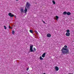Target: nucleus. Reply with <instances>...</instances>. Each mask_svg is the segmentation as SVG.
Here are the masks:
<instances>
[{"mask_svg": "<svg viewBox=\"0 0 74 74\" xmlns=\"http://www.w3.org/2000/svg\"><path fill=\"white\" fill-rule=\"evenodd\" d=\"M63 53L66 54V53H69V49L64 47H63L61 50Z\"/></svg>", "mask_w": 74, "mask_h": 74, "instance_id": "nucleus-1", "label": "nucleus"}, {"mask_svg": "<svg viewBox=\"0 0 74 74\" xmlns=\"http://www.w3.org/2000/svg\"><path fill=\"white\" fill-rule=\"evenodd\" d=\"M33 45H30V50L31 52H34V51H36V48H34V50H33Z\"/></svg>", "mask_w": 74, "mask_h": 74, "instance_id": "nucleus-2", "label": "nucleus"}, {"mask_svg": "<svg viewBox=\"0 0 74 74\" xmlns=\"http://www.w3.org/2000/svg\"><path fill=\"white\" fill-rule=\"evenodd\" d=\"M66 33L65 35L66 36H70V30L69 29H67L66 31Z\"/></svg>", "mask_w": 74, "mask_h": 74, "instance_id": "nucleus-3", "label": "nucleus"}, {"mask_svg": "<svg viewBox=\"0 0 74 74\" xmlns=\"http://www.w3.org/2000/svg\"><path fill=\"white\" fill-rule=\"evenodd\" d=\"M30 4L28 2H27L26 4L25 8H27V9H29L30 8Z\"/></svg>", "mask_w": 74, "mask_h": 74, "instance_id": "nucleus-4", "label": "nucleus"}, {"mask_svg": "<svg viewBox=\"0 0 74 74\" xmlns=\"http://www.w3.org/2000/svg\"><path fill=\"white\" fill-rule=\"evenodd\" d=\"M9 15L10 16V17H13L14 16V15L12 14L11 13H9Z\"/></svg>", "mask_w": 74, "mask_h": 74, "instance_id": "nucleus-5", "label": "nucleus"}, {"mask_svg": "<svg viewBox=\"0 0 74 74\" xmlns=\"http://www.w3.org/2000/svg\"><path fill=\"white\" fill-rule=\"evenodd\" d=\"M47 37L49 38L51 37V35L50 34H47Z\"/></svg>", "mask_w": 74, "mask_h": 74, "instance_id": "nucleus-6", "label": "nucleus"}, {"mask_svg": "<svg viewBox=\"0 0 74 74\" xmlns=\"http://www.w3.org/2000/svg\"><path fill=\"white\" fill-rule=\"evenodd\" d=\"M55 69L56 71H58L59 70V68H58V67L56 66L55 67Z\"/></svg>", "mask_w": 74, "mask_h": 74, "instance_id": "nucleus-7", "label": "nucleus"}, {"mask_svg": "<svg viewBox=\"0 0 74 74\" xmlns=\"http://www.w3.org/2000/svg\"><path fill=\"white\" fill-rule=\"evenodd\" d=\"M45 53H44L42 55V58H44L45 57Z\"/></svg>", "mask_w": 74, "mask_h": 74, "instance_id": "nucleus-8", "label": "nucleus"}, {"mask_svg": "<svg viewBox=\"0 0 74 74\" xmlns=\"http://www.w3.org/2000/svg\"><path fill=\"white\" fill-rule=\"evenodd\" d=\"M66 14L67 15H70L71 14V13L69 12H67Z\"/></svg>", "mask_w": 74, "mask_h": 74, "instance_id": "nucleus-9", "label": "nucleus"}, {"mask_svg": "<svg viewBox=\"0 0 74 74\" xmlns=\"http://www.w3.org/2000/svg\"><path fill=\"white\" fill-rule=\"evenodd\" d=\"M27 8H25V9L24 10V12L25 13H26V12H27Z\"/></svg>", "mask_w": 74, "mask_h": 74, "instance_id": "nucleus-10", "label": "nucleus"}, {"mask_svg": "<svg viewBox=\"0 0 74 74\" xmlns=\"http://www.w3.org/2000/svg\"><path fill=\"white\" fill-rule=\"evenodd\" d=\"M21 11L22 13L23 12H24L23 11V9H21Z\"/></svg>", "mask_w": 74, "mask_h": 74, "instance_id": "nucleus-11", "label": "nucleus"}, {"mask_svg": "<svg viewBox=\"0 0 74 74\" xmlns=\"http://www.w3.org/2000/svg\"><path fill=\"white\" fill-rule=\"evenodd\" d=\"M63 14L64 15H66V14H67V12L65 11V12H64L63 13Z\"/></svg>", "mask_w": 74, "mask_h": 74, "instance_id": "nucleus-12", "label": "nucleus"}, {"mask_svg": "<svg viewBox=\"0 0 74 74\" xmlns=\"http://www.w3.org/2000/svg\"><path fill=\"white\" fill-rule=\"evenodd\" d=\"M40 60H43V58H42V57L41 56H40Z\"/></svg>", "mask_w": 74, "mask_h": 74, "instance_id": "nucleus-13", "label": "nucleus"}, {"mask_svg": "<svg viewBox=\"0 0 74 74\" xmlns=\"http://www.w3.org/2000/svg\"><path fill=\"white\" fill-rule=\"evenodd\" d=\"M53 3V4H55V3H55V1L53 0L52 1Z\"/></svg>", "mask_w": 74, "mask_h": 74, "instance_id": "nucleus-14", "label": "nucleus"}, {"mask_svg": "<svg viewBox=\"0 0 74 74\" xmlns=\"http://www.w3.org/2000/svg\"><path fill=\"white\" fill-rule=\"evenodd\" d=\"M12 34H15V32L14 31H12Z\"/></svg>", "mask_w": 74, "mask_h": 74, "instance_id": "nucleus-15", "label": "nucleus"}, {"mask_svg": "<svg viewBox=\"0 0 74 74\" xmlns=\"http://www.w3.org/2000/svg\"><path fill=\"white\" fill-rule=\"evenodd\" d=\"M29 32L31 33H33V31L32 30H30Z\"/></svg>", "mask_w": 74, "mask_h": 74, "instance_id": "nucleus-16", "label": "nucleus"}, {"mask_svg": "<svg viewBox=\"0 0 74 74\" xmlns=\"http://www.w3.org/2000/svg\"><path fill=\"white\" fill-rule=\"evenodd\" d=\"M4 28L5 29H7V27H6V26H5L4 25Z\"/></svg>", "mask_w": 74, "mask_h": 74, "instance_id": "nucleus-17", "label": "nucleus"}, {"mask_svg": "<svg viewBox=\"0 0 74 74\" xmlns=\"http://www.w3.org/2000/svg\"><path fill=\"white\" fill-rule=\"evenodd\" d=\"M64 48H67V45H65L64 46Z\"/></svg>", "mask_w": 74, "mask_h": 74, "instance_id": "nucleus-18", "label": "nucleus"}, {"mask_svg": "<svg viewBox=\"0 0 74 74\" xmlns=\"http://www.w3.org/2000/svg\"><path fill=\"white\" fill-rule=\"evenodd\" d=\"M56 19H58L59 18V17L58 16H56Z\"/></svg>", "mask_w": 74, "mask_h": 74, "instance_id": "nucleus-19", "label": "nucleus"}, {"mask_svg": "<svg viewBox=\"0 0 74 74\" xmlns=\"http://www.w3.org/2000/svg\"><path fill=\"white\" fill-rule=\"evenodd\" d=\"M35 33H36V34H38V32L36 31H35Z\"/></svg>", "mask_w": 74, "mask_h": 74, "instance_id": "nucleus-20", "label": "nucleus"}, {"mask_svg": "<svg viewBox=\"0 0 74 74\" xmlns=\"http://www.w3.org/2000/svg\"><path fill=\"white\" fill-rule=\"evenodd\" d=\"M27 71H28L29 70V68H27L26 69Z\"/></svg>", "mask_w": 74, "mask_h": 74, "instance_id": "nucleus-21", "label": "nucleus"}, {"mask_svg": "<svg viewBox=\"0 0 74 74\" xmlns=\"http://www.w3.org/2000/svg\"><path fill=\"white\" fill-rule=\"evenodd\" d=\"M10 27H11L9 25V29H10Z\"/></svg>", "mask_w": 74, "mask_h": 74, "instance_id": "nucleus-22", "label": "nucleus"}, {"mask_svg": "<svg viewBox=\"0 0 74 74\" xmlns=\"http://www.w3.org/2000/svg\"><path fill=\"white\" fill-rule=\"evenodd\" d=\"M43 23H45V21H43Z\"/></svg>", "mask_w": 74, "mask_h": 74, "instance_id": "nucleus-23", "label": "nucleus"}, {"mask_svg": "<svg viewBox=\"0 0 74 74\" xmlns=\"http://www.w3.org/2000/svg\"><path fill=\"white\" fill-rule=\"evenodd\" d=\"M16 1H18L19 0H16Z\"/></svg>", "mask_w": 74, "mask_h": 74, "instance_id": "nucleus-24", "label": "nucleus"}, {"mask_svg": "<svg viewBox=\"0 0 74 74\" xmlns=\"http://www.w3.org/2000/svg\"><path fill=\"white\" fill-rule=\"evenodd\" d=\"M58 18H57V19H56L57 21H58Z\"/></svg>", "mask_w": 74, "mask_h": 74, "instance_id": "nucleus-25", "label": "nucleus"}, {"mask_svg": "<svg viewBox=\"0 0 74 74\" xmlns=\"http://www.w3.org/2000/svg\"><path fill=\"white\" fill-rule=\"evenodd\" d=\"M15 18H16V16H15Z\"/></svg>", "mask_w": 74, "mask_h": 74, "instance_id": "nucleus-26", "label": "nucleus"}]
</instances>
